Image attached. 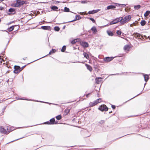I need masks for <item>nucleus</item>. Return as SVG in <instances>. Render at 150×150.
I'll return each instance as SVG.
<instances>
[{"label":"nucleus","instance_id":"1","mask_svg":"<svg viewBox=\"0 0 150 150\" xmlns=\"http://www.w3.org/2000/svg\"><path fill=\"white\" fill-rule=\"evenodd\" d=\"M120 23L123 24L130 21L131 18V16L130 15H128L125 16L124 18L120 17Z\"/></svg>","mask_w":150,"mask_h":150},{"label":"nucleus","instance_id":"2","mask_svg":"<svg viewBox=\"0 0 150 150\" xmlns=\"http://www.w3.org/2000/svg\"><path fill=\"white\" fill-rule=\"evenodd\" d=\"M25 2L22 0H18L12 4V6L15 7H19L23 4Z\"/></svg>","mask_w":150,"mask_h":150},{"label":"nucleus","instance_id":"3","mask_svg":"<svg viewBox=\"0 0 150 150\" xmlns=\"http://www.w3.org/2000/svg\"><path fill=\"white\" fill-rule=\"evenodd\" d=\"M14 70L13 71L14 73L17 74L20 72L22 70L21 68L17 66H14Z\"/></svg>","mask_w":150,"mask_h":150},{"label":"nucleus","instance_id":"4","mask_svg":"<svg viewBox=\"0 0 150 150\" xmlns=\"http://www.w3.org/2000/svg\"><path fill=\"white\" fill-rule=\"evenodd\" d=\"M8 129V127H5V128L2 127H0V132L4 133H6L8 132H9Z\"/></svg>","mask_w":150,"mask_h":150},{"label":"nucleus","instance_id":"5","mask_svg":"<svg viewBox=\"0 0 150 150\" xmlns=\"http://www.w3.org/2000/svg\"><path fill=\"white\" fill-rule=\"evenodd\" d=\"M98 109L101 111H105L108 110V108L105 105H102L98 108Z\"/></svg>","mask_w":150,"mask_h":150},{"label":"nucleus","instance_id":"6","mask_svg":"<svg viewBox=\"0 0 150 150\" xmlns=\"http://www.w3.org/2000/svg\"><path fill=\"white\" fill-rule=\"evenodd\" d=\"M119 22H120V17L116 18L113 20L112 21L110 22V25H112L115 24H116L118 23Z\"/></svg>","mask_w":150,"mask_h":150},{"label":"nucleus","instance_id":"7","mask_svg":"<svg viewBox=\"0 0 150 150\" xmlns=\"http://www.w3.org/2000/svg\"><path fill=\"white\" fill-rule=\"evenodd\" d=\"M113 58L112 57H107L104 58V61L105 62H108L111 61Z\"/></svg>","mask_w":150,"mask_h":150},{"label":"nucleus","instance_id":"8","mask_svg":"<svg viewBox=\"0 0 150 150\" xmlns=\"http://www.w3.org/2000/svg\"><path fill=\"white\" fill-rule=\"evenodd\" d=\"M80 44L81 45L84 47H87L88 46V43L85 42H82Z\"/></svg>","mask_w":150,"mask_h":150},{"label":"nucleus","instance_id":"9","mask_svg":"<svg viewBox=\"0 0 150 150\" xmlns=\"http://www.w3.org/2000/svg\"><path fill=\"white\" fill-rule=\"evenodd\" d=\"M100 10L99 9L93 10L92 11H90L88 12V13L89 14H93L98 12Z\"/></svg>","mask_w":150,"mask_h":150},{"label":"nucleus","instance_id":"10","mask_svg":"<svg viewBox=\"0 0 150 150\" xmlns=\"http://www.w3.org/2000/svg\"><path fill=\"white\" fill-rule=\"evenodd\" d=\"M91 29L93 32V34H96L98 32V31L95 26H93Z\"/></svg>","mask_w":150,"mask_h":150},{"label":"nucleus","instance_id":"11","mask_svg":"<svg viewBox=\"0 0 150 150\" xmlns=\"http://www.w3.org/2000/svg\"><path fill=\"white\" fill-rule=\"evenodd\" d=\"M81 18L80 16H79L78 15H76L75 16V19L73 21H69V22H72L75 21L77 20L81 19Z\"/></svg>","mask_w":150,"mask_h":150},{"label":"nucleus","instance_id":"12","mask_svg":"<svg viewBox=\"0 0 150 150\" xmlns=\"http://www.w3.org/2000/svg\"><path fill=\"white\" fill-rule=\"evenodd\" d=\"M134 35V37H135L136 38H138L139 39H140L141 38V36L139 33H135Z\"/></svg>","mask_w":150,"mask_h":150},{"label":"nucleus","instance_id":"13","mask_svg":"<svg viewBox=\"0 0 150 150\" xmlns=\"http://www.w3.org/2000/svg\"><path fill=\"white\" fill-rule=\"evenodd\" d=\"M116 7L113 5H110L107 6V9L109 10L111 9H114Z\"/></svg>","mask_w":150,"mask_h":150},{"label":"nucleus","instance_id":"14","mask_svg":"<svg viewBox=\"0 0 150 150\" xmlns=\"http://www.w3.org/2000/svg\"><path fill=\"white\" fill-rule=\"evenodd\" d=\"M97 104L96 101H94L93 102H91L89 103V105L91 107H92L94 106Z\"/></svg>","mask_w":150,"mask_h":150},{"label":"nucleus","instance_id":"15","mask_svg":"<svg viewBox=\"0 0 150 150\" xmlns=\"http://www.w3.org/2000/svg\"><path fill=\"white\" fill-rule=\"evenodd\" d=\"M86 66L87 67V69L90 71H91L92 70V69L91 66L87 64H86Z\"/></svg>","mask_w":150,"mask_h":150},{"label":"nucleus","instance_id":"16","mask_svg":"<svg viewBox=\"0 0 150 150\" xmlns=\"http://www.w3.org/2000/svg\"><path fill=\"white\" fill-rule=\"evenodd\" d=\"M102 79V78H96V83L97 84H99V82L101 81Z\"/></svg>","mask_w":150,"mask_h":150},{"label":"nucleus","instance_id":"17","mask_svg":"<svg viewBox=\"0 0 150 150\" xmlns=\"http://www.w3.org/2000/svg\"><path fill=\"white\" fill-rule=\"evenodd\" d=\"M129 48V46L128 45H126L124 47V49L125 51H128Z\"/></svg>","mask_w":150,"mask_h":150},{"label":"nucleus","instance_id":"18","mask_svg":"<svg viewBox=\"0 0 150 150\" xmlns=\"http://www.w3.org/2000/svg\"><path fill=\"white\" fill-rule=\"evenodd\" d=\"M79 40V39H75L73 40H72L71 42V43L73 44H74L76 42H78Z\"/></svg>","mask_w":150,"mask_h":150},{"label":"nucleus","instance_id":"19","mask_svg":"<svg viewBox=\"0 0 150 150\" xmlns=\"http://www.w3.org/2000/svg\"><path fill=\"white\" fill-rule=\"evenodd\" d=\"M54 122L55 119L54 118H52L50 120V122L51 124L53 125L54 124Z\"/></svg>","mask_w":150,"mask_h":150},{"label":"nucleus","instance_id":"20","mask_svg":"<svg viewBox=\"0 0 150 150\" xmlns=\"http://www.w3.org/2000/svg\"><path fill=\"white\" fill-rule=\"evenodd\" d=\"M141 6L140 5H137L134 6V8L136 10H138L141 7Z\"/></svg>","mask_w":150,"mask_h":150},{"label":"nucleus","instance_id":"21","mask_svg":"<svg viewBox=\"0 0 150 150\" xmlns=\"http://www.w3.org/2000/svg\"><path fill=\"white\" fill-rule=\"evenodd\" d=\"M83 55L87 59H88L89 58V56L88 54L84 52L83 53Z\"/></svg>","mask_w":150,"mask_h":150},{"label":"nucleus","instance_id":"22","mask_svg":"<svg viewBox=\"0 0 150 150\" xmlns=\"http://www.w3.org/2000/svg\"><path fill=\"white\" fill-rule=\"evenodd\" d=\"M145 81H147L149 79V76L147 75H144Z\"/></svg>","mask_w":150,"mask_h":150},{"label":"nucleus","instance_id":"23","mask_svg":"<svg viewBox=\"0 0 150 150\" xmlns=\"http://www.w3.org/2000/svg\"><path fill=\"white\" fill-rule=\"evenodd\" d=\"M51 9L54 11H57L58 8L56 6H54L51 7Z\"/></svg>","mask_w":150,"mask_h":150},{"label":"nucleus","instance_id":"24","mask_svg":"<svg viewBox=\"0 0 150 150\" xmlns=\"http://www.w3.org/2000/svg\"><path fill=\"white\" fill-rule=\"evenodd\" d=\"M150 13V11H147L144 14V16L145 17H147L149 15Z\"/></svg>","mask_w":150,"mask_h":150},{"label":"nucleus","instance_id":"25","mask_svg":"<svg viewBox=\"0 0 150 150\" xmlns=\"http://www.w3.org/2000/svg\"><path fill=\"white\" fill-rule=\"evenodd\" d=\"M140 24L142 26H144L146 24V21L144 20L141 21Z\"/></svg>","mask_w":150,"mask_h":150},{"label":"nucleus","instance_id":"26","mask_svg":"<svg viewBox=\"0 0 150 150\" xmlns=\"http://www.w3.org/2000/svg\"><path fill=\"white\" fill-rule=\"evenodd\" d=\"M102 100L101 98L98 99L96 100H95L96 102V103L97 104L98 103H100L101 102Z\"/></svg>","mask_w":150,"mask_h":150},{"label":"nucleus","instance_id":"27","mask_svg":"<svg viewBox=\"0 0 150 150\" xmlns=\"http://www.w3.org/2000/svg\"><path fill=\"white\" fill-rule=\"evenodd\" d=\"M56 52V50L55 49H52L50 52L49 54H52L53 53Z\"/></svg>","mask_w":150,"mask_h":150},{"label":"nucleus","instance_id":"28","mask_svg":"<svg viewBox=\"0 0 150 150\" xmlns=\"http://www.w3.org/2000/svg\"><path fill=\"white\" fill-rule=\"evenodd\" d=\"M56 118L58 120H59L62 118V116L60 115H58L56 117Z\"/></svg>","mask_w":150,"mask_h":150},{"label":"nucleus","instance_id":"29","mask_svg":"<svg viewBox=\"0 0 150 150\" xmlns=\"http://www.w3.org/2000/svg\"><path fill=\"white\" fill-rule=\"evenodd\" d=\"M14 28V26H12L11 27H10L9 28H8V30L9 31H12Z\"/></svg>","mask_w":150,"mask_h":150},{"label":"nucleus","instance_id":"30","mask_svg":"<svg viewBox=\"0 0 150 150\" xmlns=\"http://www.w3.org/2000/svg\"><path fill=\"white\" fill-rule=\"evenodd\" d=\"M107 33L110 36H112L113 35V33L110 31H108Z\"/></svg>","mask_w":150,"mask_h":150},{"label":"nucleus","instance_id":"31","mask_svg":"<svg viewBox=\"0 0 150 150\" xmlns=\"http://www.w3.org/2000/svg\"><path fill=\"white\" fill-rule=\"evenodd\" d=\"M66 49V46H64L61 50V51L62 52H64L65 51Z\"/></svg>","mask_w":150,"mask_h":150},{"label":"nucleus","instance_id":"32","mask_svg":"<svg viewBox=\"0 0 150 150\" xmlns=\"http://www.w3.org/2000/svg\"><path fill=\"white\" fill-rule=\"evenodd\" d=\"M64 11L68 12L69 11V9L67 7H65L64 8Z\"/></svg>","mask_w":150,"mask_h":150},{"label":"nucleus","instance_id":"33","mask_svg":"<svg viewBox=\"0 0 150 150\" xmlns=\"http://www.w3.org/2000/svg\"><path fill=\"white\" fill-rule=\"evenodd\" d=\"M88 18L89 19H90V20H91V21H92V22L93 23H95V20H94V19L93 18Z\"/></svg>","mask_w":150,"mask_h":150},{"label":"nucleus","instance_id":"34","mask_svg":"<svg viewBox=\"0 0 150 150\" xmlns=\"http://www.w3.org/2000/svg\"><path fill=\"white\" fill-rule=\"evenodd\" d=\"M48 27L47 26H42L41 28L44 30H46L48 28Z\"/></svg>","mask_w":150,"mask_h":150},{"label":"nucleus","instance_id":"35","mask_svg":"<svg viewBox=\"0 0 150 150\" xmlns=\"http://www.w3.org/2000/svg\"><path fill=\"white\" fill-rule=\"evenodd\" d=\"M116 33L118 35H120L122 33L120 31L118 30L116 32Z\"/></svg>","mask_w":150,"mask_h":150},{"label":"nucleus","instance_id":"36","mask_svg":"<svg viewBox=\"0 0 150 150\" xmlns=\"http://www.w3.org/2000/svg\"><path fill=\"white\" fill-rule=\"evenodd\" d=\"M117 4L118 5V6H123V7H125L126 6V5L125 4Z\"/></svg>","mask_w":150,"mask_h":150},{"label":"nucleus","instance_id":"37","mask_svg":"<svg viewBox=\"0 0 150 150\" xmlns=\"http://www.w3.org/2000/svg\"><path fill=\"white\" fill-rule=\"evenodd\" d=\"M54 29L57 31H58L59 30V28L58 27H55Z\"/></svg>","mask_w":150,"mask_h":150},{"label":"nucleus","instance_id":"38","mask_svg":"<svg viewBox=\"0 0 150 150\" xmlns=\"http://www.w3.org/2000/svg\"><path fill=\"white\" fill-rule=\"evenodd\" d=\"M14 10L12 8H10L9 9V11L10 12H12L14 11Z\"/></svg>","mask_w":150,"mask_h":150},{"label":"nucleus","instance_id":"39","mask_svg":"<svg viewBox=\"0 0 150 150\" xmlns=\"http://www.w3.org/2000/svg\"><path fill=\"white\" fill-rule=\"evenodd\" d=\"M45 124H48V125L51 124L50 122H49L48 121L45 122Z\"/></svg>","mask_w":150,"mask_h":150},{"label":"nucleus","instance_id":"40","mask_svg":"<svg viewBox=\"0 0 150 150\" xmlns=\"http://www.w3.org/2000/svg\"><path fill=\"white\" fill-rule=\"evenodd\" d=\"M112 108L113 109H114L115 108V105H112Z\"/></svg>","mask_w":150,"mask_h":150},{"label":"nucleus","instance_id":"41","mask_svg":"<svg viewBox=\"0 0 150 150\" xmlns=\"http://www.w3.org/2000/svg\"><path fill=\"white\" fill-rule=\"evenodd\" d=\"M3 9V8L2 7H0V10H2Z\"/></svg>","mask_w":150,"mask_h":150},{"label":"nucleus","instance_id":"42","mask_svg":"<svg viewBox=\"0 0 150 150\" xmlns=\"http://www.w3.org/2000/svg\"><path fill=\"white\" fill-rule=\"evenodd\" d=\"M90 94V93H88L86 95V96L87 97H88V96Z\"/></svg>","mask_w":150,"mask_h":150},{"label":"nucleus","instance_id":"43","mask_svg":"<svg viewBox=\"0 0 150 150\" xmlns=\"http://www.w3.org/2000/svg\"><path fill=\"white\" fill-rule=\"evenodd\" d=\"M80 14L82 15V14H85L84 13V12H82V13H81V12H80L79 13Z\"/></svg>","mask_w":150,"mask_h":150},{"label":"nucleus","instance_id":"44","mask_svg":"<svg viewBox=\"0 0 150 150\" xmlns=\"http://www.w3.org/2000/svg\"><path fill=\"white\" fill-rule=\"evenodd\" d=\"M25 67V66L23 67H21V69H22V70L24 68V67Z\"/></svg>","mask_w":150,"mask_h":150},{"label":"nucleus","instance_id":"45","mask_svg":"<svg viewBox=\"0 0 150 150\" xmlns=\"http://www.w3.org/2000/svg\"><path fill=\"white\" fill-rule=\"evenodd\" d=\"M66 111H67L68 112H69V110H65V111L66 112Z\"/></svg>","mask_w":150,"mask_h":150},{"label":"nucleus","instance_id":"46","mask_svg":"<svg viewBox=\"0 0 150 150\" xmlns=\"http://www.w3.org/2000/svg\"><path fill=\"white\" fill-rule=\"evenodd\" d=\"M82 3H84V1H82Z\"/></svg>","mask_w":150,"mask_h":150},{"label":"nucleus","instance_id":"47","mask_svg":"<svg viewBox=\"0 0 150 150\" xmlns=\"http://www.w3.org/2000/svg\"><path fill=\"white\" fill-rule=\"evenodd\" d=\"M23 138V137H22V138H21H21ZM21 139V138H19V139H17V140H18V139Z\"/></svg>","mask_w":150,"mask_h":150},{"label":"nucleus","instance_id":"48","mask_svg":"<svg viewBox=\"0 0 150 150\" xmlns=\"http://www.w3.org/2000/svg\"><path fill=\"white\" fill-rule=\"evenodd\" d=\"M1 21V20L0 19V22Z\"/></svg>","mask_w":150,"mask_h":150}]
</instances>
